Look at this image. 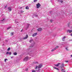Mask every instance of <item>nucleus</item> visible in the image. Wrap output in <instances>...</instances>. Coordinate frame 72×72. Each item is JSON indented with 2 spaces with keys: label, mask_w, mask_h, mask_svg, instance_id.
Returning a JSON list of instances; mask_svg holds the SVG:
<instances>
[{
  "label": "nucleus",
  "mask_w": 72,
  "mask_h": 72,
  "mask_svg": "<svg viewBox=\"0 0 72 72\" xmlns=\"http://www.w3.org/2000/svg\"><path fill=\"white\" fill-rule=\"evenodd\" d=\"M42 64H40L38 66H36V67L35 68V69H37V68H41L42 67Z\"/></svg>",
  "instance_id": "f257e3e1"
},
{
  "label": "nucleus",
  "mask_w": 72,
  "mask_h": 72,
  "mask_svg": "<svg viewBox=\"0 0 72 72\" xmlns=\"http://www.w3.org/2000/svg\"><path fill=\"white\" fill-rule=\"evenodd\" d=\"M40 6L41 5H40V3H38L37 4V8H40Z\"/></svg>",
  "instance_id": "f03ea898"
},
{
  "label": "nucleus",
  "mask_w": 72,
  "mask_h": 72,
  "mask_svg": "<svg viewBox=\"0 0 72 72\" xmlns=\"http://www.w3.org/2000/svg\"><path fill=\"white\" fill-rule=\"evenodd\" d=\"M28 57L27 56L24 58V61H27V60H28Z\"/></svg>",
  "instance_id": "7ed1b4c3"
},
{
  "label": "nucleus",
  "mask_w": 72,
  "mask_h": 72,
  "mask_svg": "<svg viewBox=\"0 0 72 72\" xmlns=\"http://www.w3.org/2000/svg\"><path fill=\"white\" fill-rule=\"evenodd\" d=\"M6 54L7 55V54H8V55H11L12 54V52H7L6 53Z\"/></svg>",
  "instance_id": "20e7f679"
},
{
  "label": "nucleus",
  "mask_w": 72,
  "mask_h": 72,
  "mask_svg": "<svg viewBox=\"0 0 72 72\" xmlns=\"http://www.w3.org/2000/svg\"><path fill=\"white\" fill-rule=\"evenodd\" d=\"M41 30H42V28H39L37 29L38 31H41Z\"/></svg>",
  "instance_id": "39448f33"
},
{
  "label": "nucleus",
  "mask_w": 72,
  "mask_h": 72,
  "mask_svg": "<svg viewBox=\"0 0 72 72\" xmlns=\"http://www.w3.org/2000/svg\"><path fill=\"white\" fill-rule=\"evenodd\" d=\"M8 9L9 11H11L12 10V7H9L8 8Z\"/></svg>",
  "instance_id": "423d86ee"
},
{
  "label": "nucleus",
  "mask_w": 72,
  "mask_h": 72,
  "mask_svg": "<svg viewBox=\"0 0 72 72\" xmlns=\"http://www.w3.org/2000/svg\"><path fill=\"white\" fill-rule=\"evenodd\" d=\"M68 32H69V33H71L72 32V30H67Z\"/></svg>",
  "instance_id": "0eeeda50"
},
{
  "label": "nucleus",
  "mask_w": 72,
  "mask_h": 72,
  "mask_svg": "<svg viewBox=\"0 0 72 72\" xmlns=\"http://www.w3.org/2000/svg\"><path fill=\"white\" fill-rule=\"evenodd\" d=\"M66 36L63 37L62 38V40L63 41H64L65 40V39H66Z\"/></svg>",
  "instance_id": "6e6552de"
},
{
  "label": "nucleus",
  "mask_w": 72,
  "mask_h": 72,
  "mask_svg": "<svg viewBox=\"0 0 72 72\" xmlns=\"http://www.w3.org/2000/svg\"><path fill=\"white\" fill-rule=\"evenodd\" d=\"M37 33H35L34 34H33L32 35V36L33 37H35L36 35H37Z\"/></svg>",
  "instance_id": "1a4fd4ad"
},
{
  "label": "nucleus",
  "mask_w": 72,
  "mask_h": 72,
  "mask_svg": "<svg viewBox=\"0 0 72 72\" xmlns=\"http://www.w3.org/2000/svg\"><path fill=\"white\" fill-rule=\"evenodd\" d=\"M28 35H26V36L24 38V39H27V38H28Z\"/></svg>",
  "instance_id": "9d476101"
},
{
  "label": "nucleus",
  "mask_w": 72,
  "mask_h": 72,
  "mask_svg": "<svg viewBox=\"0 0 72 72\" xmlns=\"http://www.w3.org/2000/svg\"><path fill=\"white\" fill-rule=\"evenodd\" d=\"M59 64H60V63L58 64L57 65L55 64L54 66H56V67H58L59 66Z\"/></svg>",
  "instance_id": "9b49d317"
},
{
  "label": "nucleus",
  "mask_w": 72,
  "mask_h": 72,
  "mask_svg": "<svg viewBox=\"0 0 72 72\" xmlns=\"http://www.w3.org/2000/svg\"><path fill=\"white\" fill-rule=\"evenodd\" d=\"M53 68L54 69H57V70H59V69H58V68L55 67H54Z\"/></svg>",
  "instance_id": "f8f14e48"
},
{
  "label": "nucleus",
  "mask_w": 72,
  "mask_h": 72,
  "mask_svg": "<svg viewBox=\"0 0 72 72\" xmlns=\"http://www.w3.org/2000/svg\"><path fill=\"white\" fill-rule=\"evenodd\" d=\"M14 55H17V53L16 52L14 53Z\"/></svg>",
  "instance_id": "ddd939ff"
},
{
  "label": "nucleus",
  "mask_w": 72,
  "mask_h": 72,
  "mask_svg": "<svg viewBox=\"0 0 72 72\" xmlns=\"http://www.w3.org/2000/svg\"><path fill=\"white\" fill-rule=\"evenodd\" d=\"M59 48V46H57L55 48V49L56 50V49H57V48Z\"/></svg>",
  "instance_id": "4468645a"
},
{
  "label": "nucleus",
  "mask_w": 72,
  "mask_h": 72,
  "mask_svg": "<svg viewBox=\"0 0 72 72\" xmlns=\"http://www.w3.org/2000/svg\"><path fill=\"white\" fill-rule=\"evenodd\" d=\"M55 48L54 49H53L52 50H51V51H55Z\"/></svg>",
  "instance_id": "2eb2a0df"
},
{
  "label": "nucleus",
  "mask_w": 72,
  "mask_h": 72,
  "mask_svg": "<svg viewBox=\"0 0 72 72\" xmlns=\"http://www.w3.org/2000/svg\"><path fill=\"white\" fill-rule=\"evenodd\" d=\"M12 28V27H10V26L9 27L7 28V30H9V29H10V28Z\"/></svg>",
  "instance_id": "dca6fc26"
},
{
  "label": "nucleus",
  "mask_w": 72,
  "mask_h": 72,
  "mask_svg": "<svg viewBox=\"0 0 72 72\" xmlns=\"http://www.w3.org/2000/svg\"><path fill=\"white\" fill-rule=\"evenodd\" d=\"M33 54L32 53V54H30V55L32 56V57H33Z\"/></svg>",
  "instance_id": "f3484780"
},
{
  "label": "nucleus",
  "mask_w": 72,
  "mask_h": 72,
  "mask_svg": "<svg viewBox=\"0 0 72 72\" xmlns=\"http://www.w3.org/2000/svg\"><path fill=\"white\" fill-rule=\"evenodd\" d=\"M33 41V39H31L30 40V42H32Z\"/></svg>",
  "instance_id": "a211bd4d"
},
{
  "label": "nucleus",
  "mask_w": 72,
  "mask_h": 72,
  "mask_svg": "<svg viewBox=\"0 0 72 72\" xmlns=\"http://www.w3.org/2000/svg\"><path fill=\"white\" fill-rule=\"evenodd\" d=\"M26 9H29V8H28V7L27 6L26 7Z\"/></svg>",
  "instance_id": "6ab92c4d"
},
{
  "label": "nucleus",
  "mask_w": 72,
  "mask_h": 72,
  "mask_svg": "<svg viewBox=\"0 0 72 72\" xmlns=\"http://www.w3.org/2000/svg\"><path fill=\"white\" fill-rule=\"evenodd\" d=\"M59 1H60V2H61V3H63V1H62V0H59Z\"/></svg>",
  "instance_id": "aec40b11"
},
{
  "label": "nucleus",
  "mask_w": 72,
  "mask_h": 72,
  "mask_svg": "<svg viewBox=\"0 0 72 72\" xmlns=\"http://www.w3.org/2000/svg\"><path fill=\"white\" fill-rule=\"evenodd\" d=\"M53 20H50V22L51 23H52V22H53Z\"/></svg>",
  "instance_id": "412c9836"
},
{
  "label": "nucleus",
  "mask_w": 72,
  "mask_h": 72,
  "mask_svg": "<svg viewBox=\"0 0 72 72\" xmlns=\"http://www.w3.org/2000/svg\"><path fill=\"white\" fill-rule=\"evenodd\" d=\"M6 60H8V59H4V61L5 62H6Z\"/></svg>",
  "instance_id": "4be33fe9"
},
{
  "label": "nucleus",
  "mask_w": 72,
  "mask_h": 72,
  "mask_svg": "<svg viewBox=\"0 0 72 72\" xmlns=\"http://www.w3.org/2000/svg\"><path fill=\"white\" fill-rule=\"evenodd\" d=\"M10 48H9L7 50H8V51H9V50H10Z\"/></svg>",
  "instance_id": "5701e85b"
},
{
  "label": "nucleus",
  "mask_w": 72,
  "mask_h": 72,
  "mask_svg": "<svg viewBox=\"0 0 72 72\" xmlns=\"http://www.w3.org/2000/svg\"><path fill=\"white\" fill-rule=\"evenodd\" d=\"M32 72H36V70H33Z\"/></svg>",
  "instance_id": "b1692460"
},
{
  "label": "nucleus",
  "mask_w": 72,
  "mask_h": 72,
  "mask_svg": "<svg viewBox=\"0 0 72 72\" xmlns=\"http://www.w3.org/2000/svg\"><path fill=\"white\" fill-rule=\"evenodd\" d=\"M21 13H23V12H24V11H23L22 10H21Z\"/></svg>",
  "instance_id": "393cba45"
},
{
  "label": "nucleus",
  "mask_w": 72,
  "mask_h": 72,
  "mask_svg": "<svg viewBox=\"0 0 72 72\" xmlns=\"http://www.w3.org/2000/svg\"><path fill=\"white\" fill-rule=\"evenodd\" d=\"M7 7V5H6V6H4V9H5V8H6Z\"/></svg>",
  "instance_id": "a878e982"
},
{
  "label": "nucleus",
  "mask_w": 72,
  "mask_h": 72,
  "mask_svg": "<svg viewBox=\"0 0 72 72\" xmlns=\"http://www.w3.org/2000/svg\"><path fill=\"white\" fill-rule=\"evenodd\" d=\"M66 50H68V48H66Z\"/></svg>",
  "instance_id": "bb28decb"
},
{
  "label": "nucleus",
  "mask_w": 72,
  "mask_h": 72,
  "mask_svg": "<svg viewBox=\"0 0 72 72\" xmlns=\"http://www.w3.org/2000/svg\"><path fill=\"white\" fill-rule=\"evenodd\" d=\"M4 20H5V19H3V20H1V21H3Z\"/></svg>",
  "instance_id": "cd10ccee"
},
{
  "label": "nucleus",
  "mask_w": 72,
  "mask_h": 72,
  "mask_svg": "<svg viewBox=\"0 0 72 72\" xmlns=\"http://www.w3.org/2000/svg\"><path fill=\"white\" fill-rule=\"evenodd\" d=\"M65 62H66L67 63H68V60H67V61H65Z\"/></svg>",
  "instance_id": "c85d7f7f"
},
{
  "label": "nucleus",
  "mask_w": 72,
  "mask_h": 72,
  "mask_svg": "<svg viewBox=\"0 0 72 72\" xmlns=\"http://www.w3.org/2000/svg\"><path fill=\"white\" fill-rule=\"evenodd\" d=\"M36 1H37V0H34V2H36Z\"/></svg>",
  "instance_id": "c756f323"
},
{
  "label": "nucleus",
  "mask_w": 72,
  "mask_h": 72,
  "mask_svg": "<svg viewBox=\"0 0 72 72\" xmlns=\"http://www.w3.org/2000/svg\"><path fill=\"white\" fill-rule=\"evenodd\" d=\"M11 35H13V33H11Z\"/></svg>",
  "instance_id": "7c9ffc66"
},
{
  "label": "nucleus",
  "mask_w": 72,
  "mask_h": 72,
  "mask_svg": "<svg viewBox=\"0 0 72 72\" xmlns=\"http://www.w3.org/2000/svg\"><path fill=\"white\" fill-rule=\"evenodd\" d=\"M11 59H12V58H13V56H12L11 57Z\"/></svg>",
  "instance_id": "2f4dec72"
},
{
  "label": "nucleus",
  "mask_w": 72,
  "mask_h": 72,
  "mask_svg": "<svg viewBox=\"0 0 72 72\" xmlns=\"http://www.w3.org/2000/svg\"><path fill=\"white\" fill-rule=\"evenodd\" d=\"M21 32H22L23 31V30H21Z\"/></svg>",
  "instance_id": "473e14b6"
},
{
  "label": "nucleus",
  "mask_w": 72,
  "mask_h": 72,
  "mask_svg": "<svg viewBox=\"0 0 72 72\" xmlns=\"http://www.w3.org/2000/svg\"><path fill=\"white\" fill-rule=\"evenodd\" d=\"M70 35L72 36V33L70 34Z\"/></svg>",
  "instance_id": "72a5a7b5"
},
{
  "label": "nucleus",
  "mask_w": 72,
  "mask_h": 72,
  "mask_svg": "<svg viewBox=\"0 0 72 72\" xmlns=\"http://www.w3.org/2000/svg\"><path fill=\"white\" fill-rule=\"evenodd\" d=\"M63 69H61V71H63Z\"/></svg>",
  "instance_id": "f704fd0d"
},
{
  "label": "nucleus",
  "mask_w": 72,
  "mask_h": 72,
  "mask_svg": "<svg viewBox=\"0 0 72 72\" xmlns=\"http://www.w3.org/2000/svg\"><path fill=\"white\" fill-rule=\"evenodd\" d=\"M35 17H37V15H36L35 16Z\"/></svg>",
  "instance_id": "c9c22d12"
},
{
  "label": "nucleus",
  "mask_w": 72,
  "mask_h": 72,
  "mask_svg": "<svg viewBox=\"0 0 72 72\" xmlns=\"http://www.w3.org/2000/svg\"><path fill=\"white\" fill-rule=\"evenodd\" d=\"M69 24H68V27H69Z\"/></svg>",
  "instance_id": "e433bc0d"
},
{
  "label": "nucleus",
  "mask_w": 72,
  "mask_h": 72,
  "mask_svg": "<svg viewBox=\"0 0 72 72\" xmlns=\"http://www.w3.org/2000/svg\"><path fill=\"white\" fill-rule=\"evenodd\" d=\"M35 63H37V62H35Z\"/></svg>",
  "instance_id": "4c0bfd02"
},
{
  "label": "nucleus",
  "mask_w": 72,
  "mask_h": 72,
  "mask_svg": "<svg viewBox=\"0 0 72 72\" xmlns=\"http://www.w3.org/2000/svg\"><path fill=\"white\" fill-rule=\"evenodd\" d=\"M70 56H71V57H72V55H71Z\"/></svg>",
  "instance_id": "58836bf2"
},
{
  "label": "nucleus",
  "mask_w": 72,
  "mask_h": 72,
  "mask_svg": "<svg viewBox=\"0 0 72 72\" xmlns=\"http://www.w3.org/2000/svg\"><path fill=\"white\" fill-rule=\"evenodd\" d=\"M63 72H65V71H63Z\"/></svg>",
  "instance_id": "ea45409f"
},
{
  "label": "nucleus",
  "mask_w": 72,
  "mask_h": 72,
  "mask_svg": "<svg viewBox=\"0 0 72 72\" xmlns=\"http://www.w3.org/2000/svg\"><path fill=\"white\" fill-rule=\"evenodd\" d=\"M63 67H64V65H63Z\"/></svg>",
  "instance_id": "a19ab883"
},
{
  "label": "nucleus",
  "mask_w": 72,
  "mask_h": 72,
  "mask_svg": "<svg viewBox=\"0 0 72 72\" xmlns=\"http://www.w3.org/2000/svg\"><path fill=\"white\" fill-rule=\"evenodd\" d=\"M6 41H7V40H6Z\"/></svg>",
  "instance_id": "79ce46f5"
},
{
  "label": "nucleus",
  "mask_w": 72,
  "mask_h": 72,
  "mask_svg": "<svg viewBox=\"0 0 72 72\" xmlns=\"http://www.w3.org/2000/svg\"><path fill=\"white\" fill-rule=\"evenodd\" d=\"M26 71H27V69L26 70Z\"/></svg>",
  "instance_id": "37998d69"
}]
</instances>
